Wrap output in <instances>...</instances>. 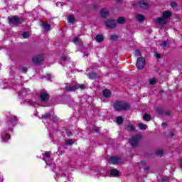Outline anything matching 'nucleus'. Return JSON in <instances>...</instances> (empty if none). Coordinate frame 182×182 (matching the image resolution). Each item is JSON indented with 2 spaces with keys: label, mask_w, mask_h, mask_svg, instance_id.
Masks as SVG:
<instances>
[{
  "label": "nucleus",
  "mask_w": 182,
  "mask_h": 182,
  "mask_svg": "<svg viewBox=\"0 0 182 182\" xmlns=\"http://www.w3.org/2000/svg\"><path fill=\"white\" fill-rule=\"evenodd\" d=\"M139 5L140 8H143L144 9L147 8V3L144 2V1H139Z\"/></svg>",
  "instance_id": "19"
},
{
  "label": "nucleus",
  "mask_w": 182,
  "mask_h": 182,
  "mask_svg": "<svg viewBox=\"0 0 182 182\" xmlns=\"http://www.w3.org/2000/svg\"><path fill=\"white\" fill-rule=\"evenodd\" d=\"M105 25L107 28H115L117 24L114 20H108L105 22Z\"/></svg>",
  "instance_id": "11"
},
{
  "label": "nucleus",
  "mask_w": 182,
  "mask_h": 182,
  "mask_svg": "<svg viewBox=\"0 0 182 182\" xmlns=\"http://www.w3.org/2000/svg\"><path fill=\"white\" fill-rule=\"evenodd\" d=\"M97 77V75L95 73H92L88 75V78L89 79H96Z\"/></svg>",
  "instance_id": "24"
},
{
  "label": "nucleus",
  "mask_w": 182,
  "mask_h": 182,
  "mask_svg": "<svg viewBox=\"0 0 182 182\" xmlns=\"http://www.w3.org/2000/svg\"><path fill=\"white\" fill-rule=\"evenodd\" d=\"M111 39L112 41H116L117 39V36L116 35L111 36Z\"/></svg>",
  "instance_id": "40"
},
{
  "label": "nucleus",
  "mask_w": 182,
  "mask_h": 182,
  "mask_svg": "<svg viewBox=\"0 0 182 182\" xmlns=\"http://www.w3.org/2000/svg\"><path fill=\"white\" fill-rule=\"evenodd\" d=\"M170 5L171 8H176V6H177V3H176L175 1H171Z\"/></svg>",
  "instance_id": "36"
},
{
  "label": "nucleus",
  "mask_w": 182,
  "mask_h": 182,
  "mask_svg": "<svg viewBox=\"0 0 182 182\" xmlns=\"http://www.w3.org/2000/svg\"><path fill=\"white\" fill-rule=\"evenodd\" d=\"M49 117H50V114H46L45 115L42 116L43 119H49Z\"/></svg>",
  "instance_id": "38"
},
{
  "label": "nucleus",
  "mask_w": 182,
  "mask_h": 182,
  "mask_svg": "<svg viewBox=\"0 0 182 182\" xmlns=\"http://www.w3.org/2000/svg\"><path fill=\"white\" fill-rule=\"evenodd\" d=\"M50 155H51L50 152H46L43 154V156L45 157V159H50Z\"/></svg>",
  "instance_id": "31"
},
{
  "label": "nucleus",
  "mask_w": 182,
  "mask_h": 182,
  "mask_svg": "<svg viewBox=\"0 0 182 182\" xmlns=\"http://www.w3.org/2000/svg\"><path fill=\"white\" fill-rule=\"evenodd\" d=\"M114 107L117 112H120V110H129L130 105L126 102L118 101L114 103Z\"/></svg>",
  "instance_id": "2"
},
{
  "label": "nucleus",
  "mask_w": 182,
  "mask_h": 182,
  "mask_svg": "<svg viewBox=\"0 0 182 182\" xmlns=\"http://www.w3.org/2000/svg\"><path fill=\"white\" fill-rule=\"evenodd\" d=\"M77 89H80L81 90H83V89H86V85L76 84L75 85H67L65 86L66 92H75V90H77Z\"/></svg>",
  "instance_id": "3"
},
{
  "label": "nucleus",
  "mask_w": 182,
  "mask_h": 182,
  "mask_svg": "<svg viewBox=\"0 0 182 182\" xmlns=\"http://www.w3.org/2000/svg\"><path fill=\"white\" fill-rule=\"evenodd\" d=\"M102 95L104 97H110L112 92L109 90H105L102 91Z\"/></svg>",
  "instance_id": "16"
},
{
  "label": "nucleus",
  "mask_w": 182,
  "mask_h": 182,
  "mask_svg": "<svg viewBox=\"0 0 182 182\" xmlns=\"http://www.w3.org/2000/svg\"><path fill=\"white\" fill-rule=\"evenodd\" d=\"M53 122H55V123H56V122H58V117H53Z\"/></svg>",
  "instance_id": "45"
},
{
  "label": "nucleus",
  "mask_w": 182,
  "mask_h": 182,
  "mask_svg": "<svg viewBox=\"0 0 182 182\" xmlns=\"http://www.w3.org/2000/svg\"><path fill=\"white\" fill-rule=\"evenodd\" d=\"M157 83V80L156 78H151L149 80L150 85H156Z\"/></svg>",
  "instance_id": "29"
},
{
  "label": "nucleus",
  "mask_w": 182,
  "mask_h": 182,
  "mask_svg": "<svg viewBox=\"0 0 182 182\" xmlns=\"http://www.w3.org/2000/svg\"><path fill=\"white\" fill-rule=\"evenodd\" d=\"M167 126V123L164 122L162 123V127H166Z\"/></svg>",
  "instance_id": "48"
},
{
  "label": "nucleus",
  "mask_w": 182,
  "mask_h": 182,
  "mask_svg": "<svg viewBox=\"0 0 182 182\" xmlns=\"http://www.w3.org/2000/svg\"><path fill=\"white\" fill-rule=\"evenodd\" d=\"M42 60H43V55H36L32 59L33 63H36V64L41 63Z\"/></svg>",
  "instance_id": "10"
},
{
  "label": "nucleus",
  "mask_w": 182,
  "mask_h": 182,
  "mask_svg": "<svg viewBox=\"0 0 182 182\" xmlns=\"http://www.w3.org/2000/svg\"><path fill=\"white\" fill-rule=\"evenodd\" d=\"M163 153H164L163 150L162 149H159V150L156 151V156H162Z\"/></svg>",
  "instance_id": "35"
},
{
  "label": "nucleus",
  "mask_w": 182,
  "mask_h": 182,
  "mask_svg": "<svg viewBox=\"0 0 182 182\" xmlns=\"http://www.w3.org/2000/svg\"><path fill=\"white\" fill-rule=\"evenodd\" d=\"M136 21H138V22H143L144 21V16L141 15V14H138L136 15Z\"/></svg>",
  "instance_id": "18"
},
{
  "label": "nucleus",
  "mask_w": 182,
  "mask_h": 182,
  "mask_svg": "<svg viewBox=\"0 0 182 182\" xmlns=\"http://www.w3.org/2000/svg\"><path fill=\"white\" fill-rule=\"evenodd\" d=\"M156 58H157L158 59L160 58V54H155Z\"/></svg>",
  "instance_id": "49"
},
{
  "label": "nucleus",
  "mask_w": 182,
  "mask_h": 182,
  "mask_svg": "<svg viewBox=\"0 0 182 182\" xmlns=\"http://www.w3.org/2000/svg\"><path fill=\"white\" fill-rule=\"evenodd\" d=\"M162 16L166 19V21H167V19H168V18H170V16H171V12L170 11H165L163 14Z\"/></svg>",
  "instance_id": "14"
},
{
  "label": "nucleus",
  "mask_w": 182,
  "mask_h": 182,
  "mask_svg": "<svg viewBox=\"0 0 182 182\" xmlns=\"http://www.w3.org/2000/svg\"><path fill=\"white\" fill-rule=\"evenodd\" d=\"M109 176L111 177H120V171L116 168H112L109 171Z\"/></svg>",
  "instance_id": "9"
},
{
  "label": "nucleus",
  "mask_w": 182,
  "mask_h": 182,
  "mask_svg": "<svg viewBox=\"0 0 182 182\" xmlns=\"http://www.w3.org/2000/svg\"><path fill=\"white\" fill-rule=\"evenodd\" d=\"M75 140L68 139L65 140V144H68V146H72V144H74Z\"/></svg>",
  "instance_id": "22"
},
{
  "label": "nucleus",
  "mask_w": 182,
  "mask_h": 182,
  "mask_svg": "<svg viewBox=\"0 0 182 182\" xmlns=\"http://www.w3.org/2000/svg\"><path fill=\"white\" fill-rule=\"evenodd\" d=\"M117 123H118V124H122V123H123V118L122 117H117Z\"/></svg>",
  "instance_id": "30"
},
{
  "label": "nucleus",
  "mask_w": 182,
  "mask_h": 182,
  "mask_svg": "<svg viewBox=\"0 0 182 182\" xmlns=\"http://www.w3.org/2000/svg\"><path fill=\"white\" fill-rule=\"evenodd\" d=\"M46 79H47L48 80H50V79H51V76H50V75H49V74H48V75L46 76Z\"/></svg>",
  "instance_id": "43"
},
{
  "label": "nucleus",
  "mask_w": 182,
  "mask_h": 182,
  "mask_svg": "<svg viewBox=\"0 0 182 182\" xmlns=\"http://www.w3.org/2000/svg\"><path fill=\"white\" fill-rule=\"evenodd\" d=\"M161 48H166L167 46V41H164L163 43H161Z\"/></svg>",
  "instance_id": "39"
},
{
  "label": "nucleus",
  "mask_w": 182,
  "mask_h": 182,
  "mask_svg": "<svg viewBox=\"0 0 182 182\" xmlns=\"http://www.w3.org/2000/svg\"><path fill=\"white\" fill-rule=\"evenodd\" d=\"M146 65V58H138L136 63V66L137 69L141 70V69H144V66Z\"/></svg>",
  "instance_id": "4"
},
{
  "label": "nucleus",
  "mask_w": 182,
  "mask_h": 182,
  "mask_svg": "<svg viewBox=\"0 0 182 182\" xmlns=\"http://www.w3.org/2000/svg\"><path fill=\"white\" fill-rule=\"evenodd\" d=\"M154 22L157 23V25H160L162 26L163 25H166L167 23V20H166L163 16L159 17L154 19Z\"/></svg>",
  "instance_id": "7"
},
{
  "label": "nucleus",
  "mask_w": 182,
  "mask_h": 182,
  "mask_svg": "<svg viewBox=\"0 0 182 182\" xmlns=\"http://www.w3.org/2000/svg\"><path fill=\"white\" fill-rule=\"evenodd\" d=\"M117 1H122V0H117Z\"/></svg>",
  "instance_id": "54"
},
{
  "label": "nucleus",
  "mask_w": 182,
  "mask_h": 182,
  "mask_svg": "<svg viewBox=\"0 0 182 182\" xmlns=\"http://www.w3.org/2000/svg\"><path fill=\"white\" fill-rule=\"evenodd\" d=\"M9 23L12 26V25H19V18L14 16L13 17H11L9 19Z\"/></svg>",
  "instance_id": "8"
},
{
  "label": "nucleus",
  "mask_w": 182,
  "mask_h": 182,
  "mask_svg": "<svg viewBox=\"0 0 182 182\" xmlns=\"http://www.w3.org/2000/svg\"><path fill=\"white\" fill-rule=\"evenodd\" d=\"M60 58H61L62 60H63L64 62L66 61V60L68 59V58L66 57V55H65V54H60Z\"/></svg>",
  "instance_id": "33"
},
{
  "label": "nucleus",
  "mask_w": 182,
  "mask_h": 182,
  "mask_svg": "<svg viewBox=\"0 0 182 182\" xmlns=\"http://www.w3.org/2000/svg\"><path fill=\"white\" fill-rule=\"evenodd\" d=\"M40 99L42 100V102H46V100L49 99V94H48L46 92H41L40 95Z\"/></svg>",
  "instance_id": "12"
},
{
  "label": "nucleus",
  "mask_w": 182,
  "mask_h": 182,
  "mask_svg": "<svg viewBox=\"0 0 182 182\" xmlns=\"http://www.w3.org/2000/svg\"><path fill=\"white\" fill-rule=\"evenodd\" d=\"M139 126L140 130H146V129H147V125L144 124H139Z\"/></svg>",
  "instance_id": "28"
},
{
  "label": "nucleus",
  "mask_w": 182,
  "mask_h": 182,
  "mask_svg": "<svg viewBox=\"0 0 182 182\" xmlns=\"http://www.w3.org/2000/svg\"><path fill=\"white\" fill-rule=\"evenodd\" d=\"M67 135H68V136H72V132H68V133H67Z\"/></svg>",
  "instance_id": "50"
},
{
  "label": "nucleus",
  "mask_w": 182,
  "mask_h": 182,
  "mask_svg": "<svg viewBox=\"0 0 182 182\" xmlns=\"http://www.w3.org/2000/svg\"><path fill=\"white\" fill-rule=\"evenodd\" d=\"M67 68H69L70 69H73L75 68V63L73 62H70L67 65Z\"/></svg>",
  "instance_id": "32"
},
{
  "label": "nucleus",
  "mask_w": 182,
  "mask_h": 182,
  "mask_svg": "<svg viewBox=\"0 0 182 182\" xmlns=\"http://www.w3.org/2000/svg\"><path fill=\"white\" fill-rule=\"evenodd\" d=\"M109 160H119V158H117V156H112L110 157Z\"/></svg>",
  "instance_id": "41"
},
{
  "label": "nucleus",
  "mask_w": 182,
  "mask_h": 182,
  "mask_svg": "<svg viewBox=\"0 0 182 182\" xmlns=\"http://www.w3.org/2000/svg\"><path fill=\"white\" fill-rule=\"evenodd\" d=\"M42 27L45 29V31H50V24L43 23L42 24Z\"/></svg>",
  "instance_id": "20"
},
{
  "label": "nucleus",
  "mask_w": 182,
  "mask_h": 182,
  "mask_svg": "<svg viewBox=\"0 0 182 182\" xmlns=\"http://www.w3.org/2000/svg\"><path fill=\"white\" fill-rule=\"evenodd\" d=\"M141 139V135L134 136L132 138L129 139V143L130 144H132V146L135 147V146H137V144H139V141H140Z\"/></svg>",
  "instance_id": "5"
},
{
  "label": "nucleus",
  "mask_w": 182,
  "mask_h": 182,
  "mask_svg": "<svg viewBox=\"0 0 182 182\" xmlns=\"http://www.w3.org/2000/svg\"><path fill=\"white\" fill-rule=\"evenodd\" d=\"M125 21H126V19L124 18V17H119V18H118L117 21H116V22H117V23L122 24V23H124Z\"/></svg>",
  "instance_id": "23"
},
{
  "label": "nucleus",
  "mask_w": 182,
  "mask_h": 182,
  "mask_svg": "<svg viewBox=\"0 0 182 182\" xmlns=\"http://www.w3.org/2000/svg\"><path fill=\"white\" fill-rule=\"evenodd\" d=\"M16 123H18L16 117L12 115L8 117L5 132H2L1 136L2 143H6V141L11 140V134L9 133H14V127L16 126Z\"/></svg>",
  "instance_id": "1"
},
{
  "label": "nucleus",
  "mask_w": 182,
  "mask_h": 182,
  "mask_svg": "<svg viewBox=\"0 0 182 182\" xmlns=\"http://www.w3.org/2000/svg\"><path fill=\"white\" fill-rule=\"evenodd\" d=\"M100 14L102 18H107V16H109V10H107V9H102Z\"/></svg>",
  "instance_id": "13"
},
{
  "label": "nucleus",
  "mask_w": 182,
  "mask_h": 182,
  "mask_svg": "<svg viewBox=\"0 0 182 182\" xmlns=\"http://www.w3.org/2000/svg\"><path fill=\"white\" fill-rule=\"evenodd\" d=\"M38 99H39V95H37Z\"/></svg>",
  "instance_id": "53"
},
{
  "label": "nucleus",
  "mask_w": 182,
  "mask_h": 182,
  "mask_svg": "<svg viewBox=\"0 0 182 182\" xmlns=\"http://www.w3.org/2000/svg\"><path fill=\"white\" fill-rule=\"evenodd\" d=\"M23 38L24 39H27V38H29V33L28 32H23Z\"/></svg>",
  "instance_id": "34"
},
{
  "label": "nucleus",
  "mask_w": 182,
  "mask_h": 182,
  "mask_svg": "<svg viewBox=\"0 0 182 182\" xmlns=\"http://www.w3.org/2000/svg\"><path fill=\"white\" fill-rule=\"evenodd\" d=\"M135 56H140V50H136L135 51Z\"/></svg>",
  "instance_id": "42"
},
{
  "label": "nucleus",
  "mask_w": 182,
  "mask_h": 182,
  "mask_svg": "<svg viewBox=\"0 0 182 182\" xmlns=\"http://www.w3.org/2000/svg\"><path fill=\"white\" fill-rule=\"evenodd\" d=\"M108 163L110 166H123L124 161L123 160H109Z\"/></svg>",
  "instance_id": "6"
},
{
  "label": "nucleus",
  "mask_w": 182,
  "mask_h": 182,
  "mask_svg": "<svg viewBox=\"0 0 182 182\" xmlns=\"http://www.w3.org/2000/svg\"><path fill=\"white\" fill-rule=\"evenodd\" d=\"M71 70V72H70V71H68V72L67 73V77L69 75V74L73 73V72H75V70Z\"/></svg>",
  "instance_id": "44"
},
{
  "label": "nucleus",
  "mask_w": 182,
  "mask_h": 182,
  "mask_svg": "<svg viewBox=\"0 0 182 182\" xmlns=\"http://www.w3.org/2000/svg\"><path fill=\"white\" fill-rule=\"evenodd\" d=\"M47 129H48V130H50V127H48Z\"/></svg>",
  "instance_id": "51"
},
{
  "label": "nucleus",
  "mask_w": 182,
  "mask_h": 182,
  "mask_svg": "<svg viewBox=\"0 0 182 182\" xmlns=\"http://www.w3.org/2000/svg\"><path fill=\"white\" fill-rule=\"evenodd\" d=\"M68 23H73V22H75V17H73V16H69L68 17Z\"/></svg>",
  "instance_id": "25"
},
{
  "label": "nucleus",
  "mask_w": 182,
  "mask_h": 182,
  "mask_svg": "<svg viewBox=\"0 0 182 182\" xmlns=\"http://www.w3.org/2000/svg\"><path fill=\"white\" fill-rule=\"evenodd\" d=\"M27 70H28V69H26V68H22L21 69V72H23V73H26Z\"/></svg>",
  "instance_id": "46"
},
{
  "label": "nucleus",
  "mask_w": 182,
  "mask_h": 182,
  "mask_svg": "<svg viewBox=\"0 0 182 182\" xmlns=\"http://www.w3.org/2000/svg\"><path fill=\"white\" fill-rule=\"evenodd\" d=\"M56 6H62V3H60V2H57V3H56Z\"/></svg>",
  "instance_id": "47"
},
{
  "label": "nucleus",
  "mask_w": 182,
  "mask_h": 182,
  "mask_svg": "<svg viewBox=\"0 0 182 182\" xmlns=\"http://www.w3.org/2000/svg\"><path fill=\"white\" fill-rule=\"evenodd\" d=\"M150 119H151V117H150V114H144V120H145L146 122H149Z\"/></svg>",
  "instance_id": "26"
},
{
  "label": "nucleus",
  "mask_w": 182,
  "mask_h": 182,
  "mask_svg": "<svg viewBox=\"0 0 182 182\" xmlns=\"http://www.w3.org/2000/svg\"><path fill=\"white\" fill-rule=\"evenodd\" d=\"M97 42H103L105 40V38H103V36L102 35H97L95 38Z\"/></svg>",
  "instance_id": "21"
},
{
  "label": "nucleus",
  "mask_w": 182,
  "mask_h": 182,
  "mask_svg": "<svg viewBox=\"0 0 182 182\" xmlns=\"http://www.w3.org/2000/svg\"><path fill=\"white\" fill-rule=\"evenodd\" d=\"M73 43H75V45L80 46H82L83 45V42H82V41L79 39V38L77 37L74 38Z\"/></svg>",
  "instance_id": "15"
},
{
  "label": "nucleus",
  "mask_w": 182,
  "mask_h": 182,
  "mask_svg": "<svg viewBox=\"0 0 182 182\" xmlns=\"http://www.w3.org/2000/svg\"><path fill=\"white\" fill-rule=\"evenodd\" d=\"M38 102L37 100H32L31 102H30V105H31L32 106H35L36 103Z\"/></svg>",
  "instance_id": "37"
},
{
  "label": "nucleus",
  "mask_w": 182,
  "mask_h": 182,
  "mask_svg": "<svg viewBox=\"0 0 182 182\" xmlns=\"http://www.w3.org/2000/svg\"><path fill=\"white\" fill-rule=\"evenodd\" d=\"M127 129L129 132H134L136 130V128L132 124H129Z\"/></svg>",
  "instance_id": "27"
},
{
  "label": "nucleus",
  "mask_w": 182,
  "mask_h": 182,
  "mask_svg": "<svg viewBox=\"0 0 182 182\" xmlns=\"http://www.w3.org/2000/svg\"><path fill=\"white\" fill-rule=\"evenodd\" d=\"M145 170H149V167H146V168H145Z\"/></svg>",
  "instance_id": "52"
},
{
  "label": "nucleus",
  "mask_w": 182,
  "mask_h": 182,
  "mask_svg": "<svg viewBox=\"0 0 182 182\" xmlns=\"http://www.w3.org/2000/svg\"><path fill=\"white\" fill-rule=\"evenodd\" d=\"M45 163L50 167H55V163H53V161L52 160H45Z\"/></svg>",
  "instance_id": "17"
}]
</instances>
